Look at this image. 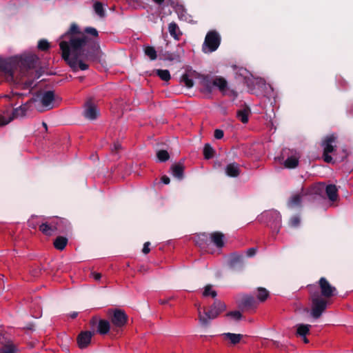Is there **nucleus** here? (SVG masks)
<instances>
[{"label": "nucleus", "mask_w": 353, "mask_h": 353, "mask_svg": "<svg viewBox=\"0 0 353 353\" xmlns=\"http://www.w3.org/2000/svg\"><path fill=\"white\" fill-rule=\"evenodd\" d=\"M229 268L234 271H240L243 268V256L237 253H232L228 260Z\"/></svg>", "instance_id": "obj_11"}, {"label": "nucleus", "mask_w": 353, "mask_h": 353, "mask_svg": "<svg viewBox=\"0 0 353 353\" xmlns=\"http://www.w3.org/2000/svg\"><path fill=\"white\" fill-rule=\"evenodd\" d=\"M78 315V313L77 312H73L72 313H71L70 314V316L72 318V319H75Z\"/></svg>", "instance_id": "obj_57"}, {"label": "nucleus", "mask_w": 353, "mask_h": 353, "mask_svg": "<svg viewBox=\"0 0 353 353\" xmlns=\"http://www.w3.org/2000/svg\"><path fill=\"white\" fill-rule=\"evenodd\" d=\"M99 112L97 108L91 103H87L86 108L84 110V117L90 120H94L97 118Z\"/></svg>", "instance_id": "obj_18"}, {"label": "nucleus", "mask_w": 353, "mask_h": 353, "mask_svg": "<svg viewBox=\"0 0 353 353\" xmlns=\"http://www.w3.org/2000/svg\"><path fill=\"white\" fill-rule=\"evenodd\" d=\"M203 296L205 297L211 296L212 298H215L217 296V293L215 290H212V285L208 284L204 288Z\"/></svg>", "instance_id": "obj_36"}, {"label": "nucleus", "mask_w": 353, "mask_h": 353, "mask_svg": "<svg viewBox=\"0 0 353 353\" xmlns=\"http://www.w3.org/2000/svg\"><path fill=\"white\" fill-rule=\"evenodd\" d=\"M251 113V110L249 106L245 105L242 109L236 112V117L243 123H247L248 122L249 114Z\"/></svg>", "instance_id": "obj_19"}, {"label": "nucleus", "mask_w": 353, "mask_h": 353, "mask_svg": "<svg viewBox=\"0 0 353 353\" xmlns=\"http://www.w3.org/2000/svg\"><path fill=\"white\" fill-rule=\"evenodd\" d=\"M201 83L209 92L212 91L213 79L209 74L200 75Z\"/></svg>", "instance_id": "obj_29"}, {"label": "nucleus", "mask_w": 353, "mask_h": 353, "mask_svg": "<svg viewBox=\"0 0 353 353\" xmlns=\"http://www.w3.org/2000/svg\"><path fill=\"white\" fill-rule=\"evenodd\" d=\"M121 149V145L119 142L114 143L113 148L111 149L112 152L117 153Z\"/></svg>", "instance_id": "obj_48"}, {"label": "nucleus", "mask_w": 353, "mask_h": 353, "mask_svg": "<svg viewBox=\"0 0 353 353\" xmlns=\"http://www.w3.org/2000/svg\"><path fill=\"white\" fill-rule=\"evenodd\" d=\"M161 182H162L163 183L166 184V185H167V184H169V183H170V178H169L168 176H166V175H163V176L161 177Z\"/></svg>", "instance_id": "obj_52"}, {"label": "nucleus", "mask_w": 353, "mask_h": 353, "mask_svg": "<svg viewBox=\"0 0 353 353\" xmlns=\"http://www.w3.org/2000/svg\"><path fill=\"white\" fill-rule=\"evenodd\" d=\"M194 243L201 248H205L210 243V238L208 234L199 233L193 238Z\"/></svg>", "instance_id": "obj_15"}, {"label": "nucleus", "mask_w": 353, "mask_h": 353, "mask_svg": "<svg viewBox=\"0 0 353 353\" xmlns=\"http://www.w3.org/2000/svg\"><path fill=\"white\" fill-rule=\"evenodd\" d=\"M0 353H17V347L12 342L8 341L0 345Z\"/></svg>", "instance_id": "obj_24"}, {"label": "nucleus", "mask_w": 353, "mask_h": 353, "mask_svg": "<svg viewBox=\"0 0 353 353\" xmlns=\"http://www.w3.org/2000/svg\"><path fill=\"white\" fill-rule=\"evenodd\" d=\"M225 173L230 177H237L240 174L239 164L236 163H229L225 168Z\"/></svg>", "instance_id": "obj_20"}, {"label": "nucleus", "mask_w": 353, "mask_h": 353, "mask_svg": "<svg viewBox=\"0 0 353 353\" xmlns=\"http://www.w3.org/2000/svg\"><path fill=\"white\" fill-rule=\"evenodd\" d=\"M184 169L185 167L181 162L174 163L170 168L172 176L179 180H182L184 177Z\"/></svg>", "instance_id": "obj_16"}, {"label": "nucleus", "mask_w": 353, "mask_h": 353, "mask_svg": "<svg viewBox=\"0 0 353 353\" xmlns=\"http://www.w3.org/2000/svg\"><path fill=\"white\" fill-rule=\"evenodd\" d=\"M172 299V297H170L169 299H159V303L161 304V305H165V304H167L168 303V301L170 300H171Z\"/></svg>", "instance_id": "obj_54"}, {"label": "nucleus", "mask_w": 353, "mask_h": 353, "mask_svg": "<svg viewBox=\"0 0 353 353\" xmlns=\"http://www.w3.org/2000/svg\"><path fill=\"white\" fill-rule=\"evenodd\" d=\"M157 157L160 162H165L170 159V154L167 150H160L157 152Z\"/></svg>", "instance_id": "obj_39"}, {"label": "nucleus", "mask_w": 353, "mask_h": 353, "mask_svg": "<svg viewBox=\"0 0 353 353\" xmlns=\"http://www.w3.org/2000/svg\"><path fill=\"white\" fill-rule=\"evenodd\" d=\"M213 85L219 88L221 91H225L228 87V82L222 77H216L212 81Z\"/></svg>", "instance_id": "obj_28"}, {"label": "nucleus", "mask_w": 353, "mask_h": 353, "mask_svg": "<svg viewBox=\"0 0 353 353\" xmlns=\"http://www.w3.org/2000/svg\"><path fill=\"white\" fill-rule=\"evenodd\" d=\"M39 229L43 234L48 236H51L56 233L48 221L41 223L39 225Z\"/></svg>", "instance_id": "obj_26"}, {"label": "nucleus", "mask_w": 353, "mask_h": 353, "mask_svg": "<svg viewBox=\"0 0 353 353\" xmlns=\"http://www.w3.org/2000/svg\"><path fill=\"white\" fill-rule=\"evenodd\" d=\"M310 325L308 324H298L296 325V335L302 338L305 343H308L309 340L306 337L307 334L310 333Z\"/></svg>", "instance_id": "obj_14"}, {"label": "nucleus", "mask_w": 353, "mask_h": 353, "mask_svg": "<svg viewBox=\"0 0 353 353\" xmlns=\"http://www.w3.org/2000/svg\"><path fill=\"white\" fill-rule=\"evenodd\" d=\"M168 31L170 34L176 41H179L183 34L178 25L174 21L169 23Z\"/></svg>", "instance_id": "obj_21"}, {"label": "nucleus", "mask_w": 353, "mask_h": 353, "mask_svg": "<svg viewBox=\"0 0 353 353\" xmlns=\"http://www.w3.org/2000/svg\"><path fill=\"white\" fill-rule=\"evenodd\" d=\"M221 36L216 30L209 31L202 45V51L204 53H212L216 51L221 44Z\"/></svg>", "instance_id": "obj_6"}, {"label": "nucleus", "mask_w": 353, "mask_h": 353, "mask_svg": "<svg viewBox=\"0 0 353 353\" xmlns=\"http://www.w3.org/2000/svg\"><path fill=\"white\" fill-rule=\"evenodd\" d=\"M155 72L157 75L159 77V78L163 81H168L171 78L170 72L168 70L158 69L156 70Z\"/></svg>", "instance_id": "obj_34"}, {"label": "nucleus", "mask_w": 353, "mask_h": 353, "mask_svg": "<svg viewBox=\"0 0 353 353\" xmlns=\"http://www.w3.org/2000/svg\"><path fill=\"white\" fill-rule=\"evenodd\" d=\"M336 137L334 134H330L322 141L321 146L323 148V159L325 163H334L333 158L330 155L336 150Z\"/></svg>", "instance_id": "obj_7"}, {"label": "nucleus", "mask_w": 353, "mask_h": 353, "mask_svg": "<svg viewBox=\"0 0 353 353\" xmlns=\"http://www.w3.org/2000/svg\"><path fill=\"white\" fill-rule=\"evenodd\" d=\"M299 164V159L296 157H289L284 162V165L287 168H295Z\"/></svg>", "instance_id": "obj_31"}, {"label": "nucleus", "mask_w": 353, "mask_h": 353, "mask_svg": "<svg viewBox=\"0 0 353 353\" xmlns=\"http://www.w3.org/2000/svg\"><path fill=\"white\" fill-rule=\"evenodd\" d=\"M301 220L299 216H294L291 217V219L289 221V224L291 227L296 228L298 227L300 224Z\"/></svg>", "instance_id": "obj_45"}, {"label": "nucleus", "mask_w": 353, "mask_h": 353, "mask_svg": "<svg viewBox=\"0 0 353 353\" xmlns=\"http://www.w3.org/2000/svg\"><path fill=\"white\" fill-rule=\"evenodd\" d=\"M94 332L91 331H81L77 337V343L80 349H85L91 343Z\"/></svg>", "instance_id": "obj_12"}, {"label": "nucleus", "mask_w": 353, "mask_h": 353, "mask_svg": "<svg viewBox=\"0 0 353 353\" xmlns=\"http://www.w3.org/2000/svg\"><path fill=\"white\" fill-rule=\"evenodd\" d=\"M236 303L239 309L242 312L254 311L258 306V301L250 294H242Z\"/></svg>", "instance_id": "obj_8"}, {"label": "nucleus", "mask_w": 353, "mask_h": 353, "mask_svg": "<svg viewBox=\"0 0 353 353\" xmlns=\"http://www.w3.org/2000/svg\"><path fill=\"white\" fill-rule=\"evenodd\" d=\"M52 225V228L56 232L61 233L63 232V230L61 229V224L65 223L66 225L68 224V220L63 218H57L52 219L48 221Z\"/></svg>", "instance_id": "obj_25"}, {"label": "nucleus", "mask_w": 353, "mask_h": 353, "mask_svg": "<svg viewBox=\"0 0 353 353\" xmlns=\"http://www.w3.org/2000/svg\"><path fill=\"white\" fill-rule=\"evenodd\" d=\"M5 342H7V341L5 340V338L3 337V336L0 333V345L5 343Z\"/></svg>", "instance_id": "obj_56"}, {"label": "nucleus", "mask_w": 353, "mask_h": 353, "mask_svg": "<svg viewBox=\"0 0 353 353\" xmlns=\"http://www.w3.org/2000/svg\"><path fill=\"white\" fill-rule=\"evenodd\" d=\"M94 10L95 13L101 18H103L105 15V12L103 8V6L102 3L99 1H97L94 3L93 6Z\"/></svg>", "instance_id": "obj_33"}, {"label": "nucleus", "mask_w": 353, "mask_h": 353, "mask_svg": "<svg viewBox=\"0 0 353 353\" xmlns=\"http://www.w3.org/2000/svg\"><path fill=\"white\" fill-rule=\"evenodd\" d=\"M214 153V150L213 148L209 144L206 143L203 148V155L205 159H210L213 157Z\"/></svg>", "instance_id": "obj_35"}, {"label": "nucleus", "mask_w": 353, "mask_h": 353, "mask_svg": "<svg viewBox=\"0 0 353 353\" xmlns=\"http://www.w3.org/2000/svg\"><path fill=\"white\" fill-rule=\"evenodd\" d=\"M181 82L184 83L185 85L188 88H192L194 85V81L190 79L188 74H183L181 78Z\"/></svg>", "instance_id": "obj_40"}, {"label": "nucleus", "mask_w": 353, "mask_h": 353, "mask_svg": "<svg viewBox=\"0 0 353 353\" xmlns=\"http://www.w3.org/2000/svg\"><path fill=\"white\" fill-rule=\"evenodd\" d=\"M274 216H276V219H277L275 222V225L274 227V230L276 231V233L279 232L280 228H281V219L280 215L279 213L274 212L272 213Z\"/></svg>", "instance_id": "obj_44"}, {"label": "nucleus", "mask_w": 353, "mask_h": 353, "mask_svg": "<svg viewBox=\"0 0 353 353\" xmlns=\"http://www.w3.org/2000/svg\"><path fill=\"white\" fill-rule=\"evenodd\" d=\"M274 345H275L276 347H279V342L275 341V342H274Z\"/></svg>", "instance_id": "obj_60"}, {"label": "nucleus", "mask_w": 353, "mask_h": 353, "mask_svg": "<svg viewBox=\"0 0 353 353\" xmlns=\"http://www.w3.org/2000/svg\"><path fill=\"white\" fill-rule=\"evenodd\" d=\"M301 203V196L300 194L293 195L290 200L288 201L289 207L299 206Z\"/></svg>", "instance_id": "obj_37"}, {"label": "nucleus", "mask_w": 353, "mask_h": 353, "mask_svg": "<svg viewBox=\"0 0 353 353\" xmlns=\"http://www.w3.org/2000/svg\"><path fill=\"white\" fill-rule=\"evenodd\" d=\"M108 314L112 325V332L119 333L122 331L128 320V316L124 310L121 309H115L114 310H110L108 311Z\"/></svg>", "instance_id": "obj_5"}, {"label": "nucleus", "mask_w": 353, "mask_h": 353, "mask_svg": "<svg viewBox=\"0 0 353 353\" xmlns=\"http://www.w3.org/2000/svg\"><path fill=\"white\" fill-rule=\"evenodd\" d=\"M269 296V292L263 288H258L257 299L259 301H265Z\"/></svg>", "instance_id": "obj_38"}, {"label": "nucleus", "mask_w": 353, "mask_h": 353, "mask_svg": "<svg viewBox=\"0 0 353 353\" xmlns=\"http://www.w3.org/2000/svg\"><path fill=\"white\" fill-rule=\"evenodd\" d=\"M176 12L178 13L179 17L180 19H182L183 17V12H185V10L184 8L182 6H181L180 8H179L177 9Z\"/></svg>", "instance_id": "obj_51"}, {"label": "nucleus", "mask_w": 353, "mask_h": 353, "mask_svg": "<svg viewBox=\"0 0 353 353\" xmlns=\"http://www.w3.org/2000/svg\"><path fill=\"white\" fill-rule=\"evenodd\" d=\"M61 229L63 230L62 233L68 232L71 230V224L68 221V224L66 225L65 223H63L61 224Z\"/></svg>", "instance_id": "obj_47"}, {"label": "nucleus", "mask_w": 353, "mask_h": 353, "mask_svg": "<svg viewBox=\"0 0 353 353\" xmlns=\"http://www.w3.org/2000/svg\"><path fill=\"white\" fill-rule=\"evenodd\" d=\"M68 239L63 236H57L53 243L54 248L58 250H63L68 244Z\"/></svg>", "instance_id": "obj_27"}, {"label": "nucleus", "mask_w": 353, "mask_h": 353, "mask_svg": "<svg viewBox=\"0 0 353 353\" xmlns=\"http://www.w3.org/2000/svg\"><path fill=\"white\" fill-rule=\"evenodd\" d=\"M195 306H196V307H197V310H199V306H200V308L201 309V305H200L199 303H198V304H197V303H196V304H195Z\"/></svg>", "instance_id": "obj_59"}, {"label": "nucleus", "mask_w": 353, "mask_h": 353, "mask_svg": "<svg viewBox=\"0 0 353 353\" xmlns=\"http://www.w3.org/2000/svg\"><path fill=\"white\" fill-rule=\"evenodd\" d=\"M210 242H212L217 248H221L224 245V234L220 232H214L210 234Z\"/></svg>", "instance_id": "obj_17"}, {"label": "nucleus", "mask_w": 353, "mask_h": 353, "mask_svg": "<svg viewBox=\"0 0 353 353\" xmlns=\"http://www.w3.org/2000/svg\"><path fill=\"white\" fill-rule=\"evenodd\" d=\"M224 132L222 130L216 129L214 132V137L216 139H221L223 137Z\"/></svg>", "instance_id": "obj_46"}, {"label": "nucleus", "mask_w": 353, "mask_h": 353, "mask_svg": "<svg viewBox=\"0 0 353 353\" xmlns=\"http://www.w3.org/2000/svg\"><path fill=\"white\" fill-rule=\"evenodd\" d=\"M83 33L90 34L94 37H98V36H99L97 30L92 27H86L84 29V32Z\"/></svg>", "instance_id": "obj_43"}, {"label": "nucleus", "mask_w": 353, "mask_h": 353, "mask_svg": "<svg viewBox=\"0 0 353 353\" xmlns=\"http://www.w3.org/2000/svg\"><path fill=\"white\" fill-rule=\"evenodd\" d=\"M162 56V59L163 60L168 61H179L180 60V54L178 51L174 52H171L169 51H165L163 53L161 54Z\"/></svg>", "instance_id": "obj_30"}, {"label": "nucleus", "mask_w": 353, "mask_h": 353, "mask_svg": "<svg viewBox=\"0 0 353 353\" xmlns=\"http://www.w3.org/2000/svg\"><path fill=\"white\" fill-rule=\"evenodd\" d=\"M28 103L23 105H20L17 108H14L12 110V112L11 115L7 119L4 116L0 115V126H3L8 124L11 122L14 119L18 118L19 117L25 116L27 110H28Z\"/></svg>", "instance_id": "obj_9"}, {"label": "nucleus", "mask_w": 353, "mask_h": 353, "mask_svg": "<svg viewBox=\"0 0 353 353\" xmlns=\"http://www.w3.org/2000/svg\"><path fill=\"white\" fill-rule=\"evenodd\" d=\"M158 5H161L164 0H153Z\"/></svg>", "instance_id": "obj_58"}, {"label": "nucleus", "mask_w": 353, "mask_h": 353, "mask_svg": "<svg viewBox=\"0 0 353 353\" xmlns=\"http://www.w3.org/2000/svg\"><path fill=\"white\" fill-rule=\"evenodd\" d=\"M54 92L52 90H48L44 92L41 97V103L46 110H51L54 108L53 102L57 100Z\"/></svg>", "instance_id": "obj_13"}, {"label": "nucleus", "mask_w": 353, "mask_h": 353, "mask_svg": "<svg viewBox=\"0 0 353 353\" xmlns=\"http://www.w3.org/2000/svg\"><path fill=\"white\" fill-rule=\"evenodd\" d=\"M110 330V323L105 319H100L98 322L97 332L101 334L105 335L109 332Z\"/></svg>", "instance_id": "obj_22"}, {"label": "nucleus", "mask_w": 353, "mask_h": 353, "mask_svg": "<svg viewBox=\"0 0 353 353\" xmlns=\"http://www.w3.org/2000/svg\"><path fill=\"white\" fill-rule=\"evenodd\" d=\"M226 310V305L220 300L216 299L210 306L208 310L203 307V313L202 314L200 307H199V320L200 324L203 327L209 325L211 320L216 319L221 313Z\"/></svg>", "instance_id": "obj_4"}, {"label": "nucleus", "mask_w": 353, "mask_h": 353, "mask_svg": "<svg viewBox=\"0 0 353 353\" xmlns=\"http://www.w3.org/2000/svg\"><path fill=\"white\" fill-rule=\"evenodd\" d=\"M92 275L93 278L96 281H99L101 278V273H98V272H92Z\"/></svg>", "instance_id": "obj_53"}, {"label": "nucleus", "mask_w": 353, "mask_h": 353, "mask_svg": "<svg viewBox=\"0 0 353 353\" xmlns=\"http://www.w3.org/2000/svg\"><path fill=\"white\" fill-rule=\"evenodd\" d=\"M325 188V191L328 199L331 201H336L338 198V189L334 184H329L325 187V184H319L315 188L314 192L318 193L319 191L323 190Z\"/></svg>", "instance_id": "obj_10"}, {"label": "nucleus", "mask_w": 353, "mask_h": 353, "mask_svg": "<svg viewBox=\"0 0 353 353\" xmlns=\"http://www.w3.org/2000/svg\"><path fill=\"white\" fill-rule=\"evenodd\" d=\"M43 127H45L46 128H47V124H46V123H44V122H43Z\"/></svg>", "instance_id": "obj_61"}, {"label": "nucleus", "mask_w": 353, "mask_h": 353, "mask_svg": "<svg viewBox=\"0 0 353 353\" xmlns=\"http://www.w3.org/2000/svg\"><path fill=\"white\" fill-rule=\"evenodd\" d=\"M144 53L152 61L155 60L157 58V54L155 48L152 46H145Z\"/></svg>", "instance_id": "obj_32"}, {"label": "nucleus", "mask_w": 353, "mask_h": 353, "mask_svg": "<svg viewBox=\"0 0 353 353\" xmlns=\"http://www.w3.org/2000/svg\"><path fill=\"white\" fill-rule=\"evenodd\" d=\"M150 245V242H145L143 245V250H142V252L144 254H147L150 252V250L149 248V246Z\"/></svg>", "instance_id": "obj_49"}, {"label": "nucleus", "mask_w": 353, "mask_h": 353, "mask_svg": "<svg viewBox=\"0 0 353 353\" xmlns=\"http://www.w3.org/2000/svg\"><path fill=\"white\" fill-rule=\"evenodd\" d=\"M225 316L233 318L236 321H239L242 318V314L240 311H231L228 312Z\"/></svg>", "instance_id": "obj_42"}, {"label": "nucleus", "mask_w": 353, "mask_h": 353, "mask_svg": "<svg viewBox=\"0 0 353 353\" xmlns=\"http://www.w3.org/2000/svg\"><path fill=\"white\" fill-rule=\"evenodd\" d=\"M256 253V248H250L247 250V256L249 257L254 256Z\"/></svg>", "instance_id": "obj_50"}, {"label": "nucleus", "mask_w": 353, "mask_h": 353, "mask_svg": "<svg viewBox=\"0 0 353 353\" xmlns=\"http://www.w3.org/2000/svg\"><path fill=\"white\" fill-rule=\"evenodd\" d=\"M60 39L61 57L73 72H77L79 69L88 70L89 66L84 61L100 60L98 43L81 32L76 23H72L69 30Z\"/></svg>", "instance_id": "obj_1"}, {"label": "nucleus", "mask_w": 353, "mask_h": 353, "mask_svg": "<svg viewBox=\"0 0 353 353\" xmlns=\"http://www.w3.org/2000/svg\"><path fill=\"white\" fill-rule=\"evenodd\" d=\"M50 43L46 39H41L38 42V48L41 51H46L50 48Z\"/></svg>", "instance_id": "obj_41"}, {"label": "nucleus", "mask_w": 353, "mask_h": 353, "mask_svg": "<svg viewBox=\"0 0 353 353\" xmlns=\"http://www.w3.org/2000/svg\"><path fill=\"white\" fill-rule=\"evenodd\" d=\"M224 339L230 340L232 345H235L240 343L243 335L241 334H234L230 332L223 333L222 334Z\"/></svg>", "instance_id": "obj_23"}, {"label": "nucleus", "mask_w": 353, "mask_h": 353, "mask_svg": "<svg viewBox=\"0 0 353 353\" xmlns=\"http://www.w3.org/2000/svg\"><path fill=\"white\" fill-rule=\"evenodd\" d=\"M97 323V317H92L90 320V324L91 325L94 326Z\"/></svg>", "instance_id": "obj_55"}, {"label": "nucleus", "mask_w": 353, "mask_h": 353, "mask_svg": "<svg viewBox=\"0 0 353 353\" xmlns=\"http://www.w3.org/2000/svg\"><path fill=\"white\" fill-rule=\"evenodd\" d=\"M38 63L37 55L25 54L8 59H0V70L4 72L8 79L21 83L23 89H30L34 80L43 74L41 68L37 69Z\"/></svg>", "instance_id": "obj_2"}, {"label": "nucleus", "mask_w": 353, "mask_h": 353, "mask_svg": "<svg viewBox=\"0 0 353 353\" xmlns=\"http://www.w3.org/2000/svg\"><path fill=\"white\" fill-rule=\"evenodd\" d=\"M308 289L312 302L310 314L314 319H317L330 303V299L337 294V290L325 277L319 279L318 286L311 285L308 286Z\"/></svg>", "instance_id": "obj_3"}]
</instances>
